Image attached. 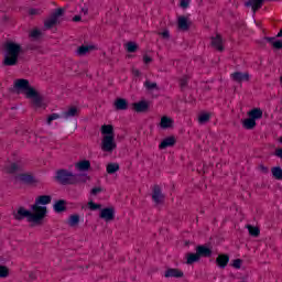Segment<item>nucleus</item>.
Segmentation results:
<instances>
[{
	"instance_id": "5701e85b",
	"label": "nucleus",
	"mask_w": 282,
	"mask_h": 282,
	"mask_svg": "<svg viewBox=\"0 0 282 282\" xmlns=\"http://www.w3.org/2000/svg\"><path fill=\"white\" fill-rule=\"evenodd\" d=\"M243 129L252 130L257 127V121L252 119V117H249L248 119H245L242 121Z\"/></svg>"
},
{
	"instance_id": "5fc2aeb1",
	"label": "nucleus",
	"mask_w": 282,
	"mask_h": 282,
	"mask_svg": "<svg viewBox=\"0 0 282 282\" xmlns=\"http://www.w3.org/2000/svg\"><path fill=\"white\" fill-rule=\"evenodd\" d=\"M134 76H140V72L138 69L133 70Z\"/></svg>"
},
{
	"instance_id": "f257e3e1",
	"label": "nucleus",
	"mask_w": 282,
	"mask_h": 282,
	"mask_svg": "<svg viewBox=\"0 0 282 282\" xmlns=\"http://www.w3.org/2000/svg\"><path fill=\"white\" fill-rule=\"evenodd\" d=\"M54 180L62 186H74L76 184H85L89 176L87 174H74L65 169H61L56 171Z\"/></svg>"
},
{
	"instance_id": "f704fd0d",
	"label": "nucleus",
	"mask_w": 282,
	"mask_h": 282,
	"mask_svg": "<svg viewBox=\"0 0 282 282\" xmlns=\"http://www.w3.org/2000/svg\"><path fill=\"white\" fill-rule=\"evenodd\" d=\"M210 121V113L203 112L198 116V122L199 124H206V122Z\"/></svg>"
},
{
	"instance_id": "393cba45",
	"label": "nucleus",
	"mask_w": 282,
	"mask_h": 282,
	"mask_svg": "<svg viewBox=\"0 0 282 282\" xmlns=\"http://www.w3.org/2000/svg\"><path fill=\"white\" fill-rule=\"evenodd\" d=\"M106 171H107L108 175H113V173H118V171H120V164L108 163L106 166Z\"/></svg>"
},
{
	"instance_id": "4468645a",
	"label": "nucleus",
	"mask_w": 282,
	"mask_h": 282,
	"mask_svg": "<svg viewBox=\"0 0 282 282\" xmlns=\"http://www.w3.org/2000/svg\"><path fill=\"white\" fill-rule=\"evenodd\" d=\"M177 26L178 30H181L182 32H188V30H191V23L188 22V19L184 15L178 17Z\"/></svg>"
},
{
	"instance_id": "4c0bfd02",
	"label": "nucleus",
	"mask_w": 282,
	"mask_h": 282,
	"mask_svg": "<svg viewBox=\"0 0 282 282\" xmlns=\"http://www.w3.org/2000/svg\"><path fill=\"white\" fill-rule=\"evenodd\" d=\"M144 87L145 89H148V91H153V89H160V87H158V83H153L151 80H145L144 82Z\"/></svg>"
},
{
	"instance_id": "7ed1b4c3",
	"label": "nucleus",
	"mask_w": 282,
	"mask_h": 282,
	"mask_svg": "<svg viewBox=\"0 0 282 282\" xmlns=\"http://www.w3.org/2000/svg\"><path fill=\"white\" fill-rule=\"evenodd\" d=\"M21 50V44L7 42L4 44V59L2 61V65L4 67H14V65H19Z\"/></svg>"
},
{
	"instance_id": "6e6d98bb",
	"label": "nucleus",
	"mask_w": 282,
	"mask_h": 282,
	"mask_svg": "<svg viewBox=\"0 0 282 282\" xmlns=\"http://www.w3.org/2000/svg\"><path fill=\"white\" fill-rule=\"evenodd\" d=\"M29 50H34V47H29Z\"/></svg>"
},
{
	"instance_id": "f8f14e48",
	"label": "nucleus",
	"mask_w": 282,
	"mask_h": 282,
	"mask_svg": "<svg viewBox=\"0 0 282 282\" xmlns=\"http://www.w3.org/2000/svg\"><path fill=\"white\" fill-rule=\"evenodd\" d=\"M132 107L137 113H147V111H149V101L141 100L139 102L132 104Z\"/></svg>"
},
{
	"instance_id": "20e7f679",
	"label": "nucleus",
	"mask_w": 282,
	"mask_h": 282,
	"mask_svg": "<svg viewBox=\"0 0 282 282\" xmlns=\"http://www.w3.org/2000/svg\"><path fill=\"white\" fill-rule=\"evenodd\" d=\"M47 204H52V196L41 195L35 199V203L31 206V210L36 213L42 220L47 217Z\"/></svg>"
},
{
	"instance_id": "cd10ccee",
	"label": "nucleus",
	"mask_w": 282,
	"mask_h": 282,
	"mask_svg": "<svg viewBox=\"0 0 282 282\" xmlns=\"http://www.w3.org/2000/svg\"><path fill=\"white\" fill-rule=\"evenodd\" d=\"M78 224H80V216L78 214H74L68 217V226H70V228H75Z\"/></svg>"
},
{
	"instance_id": "b1692460",
	"label": "nucleus",
	"mask_w": 282,
	"mask_h": 282,
	"mask_svg": "<svg viewBox=\"0 0 282 282\" xmlns=\"http://www.w3.org/2000/svg\"><path fill=\"white\" fill-rule=\"evenodd\" d=\"M160 126H161V129H171L173 128V119L164 116L161 118Z\"/></svg>"
},
{
	"instance_id": "49530a36",
	"label": "nucleus",
	"mask_w": 282,
	"mask_h": 282,
	"mask_svg": "<svg viewBox=\"0 0 282 282\" xmlns=\"http://www.w3.org/2000/svg\"><path fill=\"white\" fill-rule=\"evenodd\" d=\"M180 6L183 8V10H186V8L191 6V0H181Z\"/></svg>"
},
{
	"instance_id": "39448f33",
	"label": "nucleus",
	"mask_w": 282,
	"mask_h": 282,
	"mask_svg": "<svg viewBox=\"0 0 282 282\" xmlns=\"http://www.w3.org/2000/svg\"><path fill=\"white\" fill-rule=\"evenodd\" d=\"M14 219L17 221H23V219H28L30 224H35L36 226H41L43 218L36 212H30L25 209V207H20L17 214H13Z\"/></svg>"
},
{
	"instance_id": "e433bc0d",
	"label": "nucleus",
	"mask_w": 282,
	"mask_h": 282,
	"mask_svg": "<svg viewBox=\"0 0 282 282\" xmlns=\"http://www.w3.org/2000/svg\"><path fill=\"white\" fill-rule=\"evenodd\" d=\"M247 228H248L249 235H251V237H259V235H261V230H259V227H253L251 225H247Z\"/></svg>"
},
{
	"instance_id": "09e8293b",
	"label": "nucleus",
	"mask_w": 282,
	"mask_h": 282,
	"mask_svg": "<svg viewBox=\"0 0 282 282\" xmlns=\"http://www.w3.org/2000/svg\"><path fill=\"white\" fill-rule=\"evenodd\" d=\"M98 193H102V187H94L91 189V195H97Z\"/></svg>"
},
{
	"instance_id": "423d86ee",
	"label": "nucleus",
	"mask_w": 282,
	"mask_h": 282,
	"mask_svg": "<svg viewBox=\"0 0 282 282\" xmlns=\"http://www.w3.org/2000/svg\"><path fill=\"white\" fill-rule=\"evenodd\" d=\"M118 144L116 143V137L113 135H104L101 140V151L105 153H113Z\"/></svg>"
},
{
	"instance_id": "4be33fe9",
	"label": "nucleus",
	"mask_w": 282,
	"mask_h": 282,
	"mask_svg": "<svg viewBox=\"0 0 282 282\" xmlns=\"http://www.w3.org/2000/svg\"><path fill=\"white\" fill-rule=\"evenodd\" d=\"M249 118L253 120H261L263 118V110L260 108H253L251 111L248 112Z\"/></svg>"
},
{
	"instance_id": "c9c22d12",
	"label": "nucleus",
	"mask_w": 282,
	"mask_h": 282,
	"mask_svg": "<svg viewBox=\"0 0 282 282\" xmlns=\"http://www.w3.org/2000/svg\"><path fill=\"white\" fill-rule=\"evenodd\" d=\"M29 36L33 41H39V39H41V36H43V33L41 32V30L34 29L33 31L30 32Z\"/></svg>"
},
{
	"instance_id": "de8ad7c7",
	"label": "nucleus",
	"mask_w": 282,
	"mask_h": 282,
	"mask_svg": "<svg viewBox=\"0 0 282 282\" xmlns=\"http://www.w3.org/2000/svg\"><path fill=\"white\" fill-rule=\"evenodd\" d=\"M143 63L145 65H149V63H153V58H151L149 55L143 56Z\"/></svg>"
},
{
	"instance_id": "c85d7f7f",
	"label": "nucleus",
	"mask_w": 282,
	"mask_h": 282,
	"mask_svg": "<svg viewBox=\"0 0 282 282\" xmlns=\"http://www.w3.org/2000/svg\"><path fill=\"white\" fill-rule=\"evenodd\" d=\"M18 178L20 182H22V184H34V176L30 174H20Z\"/></svg>"
},
{
	"instance_id": "a878e982",
	"label": "nucleus",
	"mask_w": 282,
	"mask_h": 282,
	"mask_svg": "<svg viewBox=\"0 0 282 282\" xmlns=\"http://www.w3.org/2000/svg\"><path fill=\"white\" fill-rule=\"evenodd\" d=\"M67 202L59 199L54 204V210L55 213H64V210H67V207L65 206Z\"/></svg>"
},
{
	"instance_id": "a19ab883",
	"label": "nucleus",
	"mask_w": 282,
	"mask_h": 282,
	"mask_svg": "<svg viewBox=\"0 0 282 282\" xmlns=\"http://www.w3.org/2000/svg\"><path fill=\"white\" fill-rule=\"evenodd\" d=\"M29 14L31 17H40V14H43V10H41V9H30Z\"/></svg>"
},
{
	"instance_id": "473e14b6",
	"label": "nucleus",
	"mask_w": 282,
	"mask_h": 282,
	"mask_svg": "<svg viewBox=\"0 0 282 282\" xmlns=\"http://www.w3.org/2000/svg\"><path fill=\"white\" fill-rule=\"evenodd\" d=\"M271 173H272V177H274V180H278L279 182L282 181V169H281V166H273L271 169Z\"/></svg>"
},
{
	"instance_id": "0eeeda50",
	"label": "nucleus",
	"mask_w": 282,
	"mask_h": 282,
	"mask_svg": "<svg viewBox=\"0 0 282 282\" xmlns=\"http://www.w3.org/2000/svg\"><path fill=\"white\" fill-rule=\"evenodd\" d=\"M63 14H65V9L63 8L56 9L51 14V17L44 22V28H46V30H52V28L55 26L56 23H58V18L63 17Z\"/></svg>"
},
{
	"instance_id": "412c9836",
	"label": "nucleus",
	"mask_w": 282,
	"mask_h": 282,
	"mask_svg": "<svg viewBox=\"0 0 282 282\" xmlns=\"http://www.w3.org/2000/svg\"><path fill=\"white\" fill-rule=\"evenodd\" d=\"M175 137L165 138L159 145V149H169V147H175Z\"/></svg>"
},
{
	"instance_id": "8fccbe9b",
	"label": "nucleus",
	"mask_w": 282,
	"mask_h": 282,
	"mask_svg": "<svg viewBox=\"0 0 282 282\" xmlns=\"http://www.w3.org/2000/svg\"><path fill=\"white\" fill-rule=\"evenodd\" d=\"M259 169H260V171L263 172V173H270V169H268V166H265V165H263V164L259 165Z\"/></svg>"
},
{
	"instance_id": "6e6552de",
	"label": "nucleus",
	"mask_w": 282,
	"mask_h": 282,
	"mask_svg": "<svg viewBox=\"0 0 282 282\" xmlns=\"http://www.w3.org/2000/svg\"><path fill=\"white\" fill-rule=\"evenodd\" d=\"M100 219H105V221H113L116 219V210L113 207L104 208L99 215Z\"/></svg>"
},
{
	"instance_id": "dca6fc26",
	"label": "nucleus",
	"mask_w": 282,
	"mask_h": 282,
	"mask_svg": "<svg viewBox=\"0 0 282 282\" xmlns=\"http://www.w3.org/2000/svg\"><path fill=\"white\" fill-rule=\"evenodd\" d=\"M229 261H230V256L226 253L219 254L216 258V263L218 268H221L223 270L226 268V265H228Z\"/></svg>"
},
{
	"instance_id": "2eb2a0df",
	"label": "nucleus",
	"mask_w": 282,
	"mask_h": 282,
	"mask_svg": "<svg viewBox=\"0 0 282 282\" xmlns=\"http://www.w3.org/2000/svg\"><path fill=\"white\" fill-rule=\"evenodd\" d=\"M94 50H97L95 45H82L76 50L77 56H87L89 52H94Z\"/></svg>"
},
{
	"instance_id": "7c9ffc66",
	"label": "nucleus",
	"mask_w": 282,
	"mask_h": 282,
	"mask_svg": "<svg viewBox=\"0 0 282 282\" xmlns=\"http://www.w3.org/2000/svg\"><path fill=\"white\" fill-rule=\"evenodd\" d=\"M19 171H23V166H21V163H11V165L7 169V172L9 174L19 173Z\"/></svg>"
},
{
	"instance_id": "4d7b16f0",
	"label": "nucleus",
	"mask_w": 282,
	"mask_h": 282,
	"mask_svg": "<svg viewBox=\"0 0 282 282\" xmlns=\"http://www.w3.org/2000/svg\"><path fill=\"white\" fill-rule=\"evenodd\" d=\"M280 142L282 143V137L280 138Z\"/></svg>"
},
{
	"instance_id": "aec40b11",
	"label": "nucleus",
	"mask_w": 282,
	"mask_h": 282,
	"mask_svg": "<svg viewBox=\"0 0 282 282\" xmlns=\"http://www.w3.org/2000/svg\"><path fill=\"white\" fill-rule=\"evenodd\" d=\"M245 6L246 8H252V11L257 12L263 6V0H249L245 2Z\"/></svg>"
},
{
	"instance_id": "58836bf2",
	"label": "nucleus",
	"mask_w": 282,
	"mask_h": 282,
	"mask_svg": "<svg viewBox=\"0 0 282 282\" xmlns=\"http://www.w3.org/2000/svg\"><path fill=\"white\" fill-rule=\"evenodd\" d=\"M10 276V269L6 265H0V279H8Z\"/></svg>"
},
{
	"instance_id": "3c124183",
	"label": "nucleus",
	"mask_w": 282,
	"mask_h": 282,
	"mask_svg": "<svg viewBox=\"0 0 282 282\" xmlns=\"http://www.w3.org/2000/svg\"><path fill=\"white\" fill-rule=\"evenodd\" d=\"M159 34H161V36H163L164 39H171V34L169 33V31H163Z\"/></svg>"
},
{
	"instance_id": "bb28decb",
	"label": "nucleus",
	"mask_w": 282,
	"mask_h": 282,
	"mask_svg": "<svg viewBox=\"0 0 282 282\" xmlns=\"http://www.w3.org/2000/svg\"><path fill=\"white\" fill-rule=\"evenodd\" d=\"M101 134L116 137V133L113 132V126L112 124L101 126Z\"/></svg>"
},
{
	"instance_id": "37998d69",
	"label": "nucleus",
	"mask_w": 282,
	"mask_h": 282,
	"mask_svg": "<svg viewBox=\"0 0 282 282\" xmlns=\"http://www.w3.org/2000/svg\"><path fill=\"white\" fill-rule=\"evenodd\" d=\"M241 263H243V260L241 259H235L232 261V268H235L236 270H241Z\"/></svg>"
},
{
	"instance_id": "603ef678",
	"label": "nucleus",
	"mask_w": 282,
	"mask_h": 282,
	"mask_svg": "<svg viewBox=\"0 0 282 282\" xmlns=\"http://www.w3.org/2000/svg\"><path fill=\"white\" fill-rule=\"evenodd\" d=\"M80 20H82L80 15H75V17L73 18V21H74L75 23H78V21H80Z\"/></svg>"
},
{
	"instance_id": "9b49d317",
	"label": "nucleus",
	"mask_w": 282,
	"mask_h": 282,
	"mask_svg": "<svg viewBox=\"0 0 282 282\" xmlns=\"http://www.w3.org/2000/svg\"><path fill=\"white\" fill-rule=\"evenodd\" d=\"M196 253L198 254V258L202 259H208L209 257H213V250L204 245L196 247Z\"/></svg>"
},
{
	"instance_id": "ddd939ff",
	"label": "nucleus",
	"mask_w": 282,
	"mask_h": 282,
	"mask_svg": "<svg viewBox=\"0 0 282 282\" xmlns=\"http://www.w3.org/2000/svg\"><path fill=\"white\" fill-rule=\"evenodd\" d=\"M231 78L235 83H243V82L248 83V80H250V74L235 72L231 74Z\"/></svg>"
},
{
	"instance_id": "9d476101",
	"label": "nucleus",
	"mask_w": 282,
	"mask_h": 282,
	"mask_svg": "<svg viewBox=\"0 0 282 282\" xmlns=\"http://www.w3.org/2000/svg\"><path fill=\"white\" fill-rule=\"evenodd\" d=\"M152 199L156 204H164V194H162V188L160 187V185H154Z\"/></svg>"
},
{
	"instance_id": "c756f323",
	"label": "nucleus",
	"mask_w": 282,
	"mask_h": 282,
	"mask_svg": "<svg viewBox=\"0 0 282 282\" xmlns=\"http://www.w3.org/2000/svg\"><path fill=\"white\" fill-rule=\"evenodd\" d=\"M268 43H271V45L274 47V50H282V41L276 40V37H264Z\"/></svg>"
},
{
	"instance_id": "864d4df0",
	"label": "nucleus",
	"mask_w": 282,
	"mask_h": 282,
	"mask_svg": "<svg viewBox=\"0 0 282 282\" xmlns=\"http://www.w3.org/2000/svg\"><path fill=\"white\" fill-rule=\"evenodd\" d=\"M82 12H83L84 14H88L89 9H88V8H82Z\"/></svg>"
},
{
	"instance_id": "79ce46f5",
	"label": "nucleus",
	"mask_w": 282,
	"mask_h": 282,
	"mask_svg": "<svg viewBox=\"0 0 282 282\" xmlns=\"http://www.w3.org/2000/svg\"><path fill=\"white\" fill-rule=\"evenodd\" d=\"M88 208L90 210H98L101 208V205L94 203V200H90V202H88Z\"/></svg>"
},
{
	"instance_id": "ea45409f",
	"label": "nucleus",
	"mask_w": 282,
	"mask_h": 282,
	"mask_svg": "<svg viewBox=\"0 0 282 282\" xmlns=\"http://www.w3.org/2000/svg\"><path fill=\"white\" fill-rule=\"evenodd\" d=\"M127 52H130V53L138 52V44L135 42H128Z\"/></svg>"
},
{
	"instance_id": "a18cd8bd",
	"label": "nucleus",
	"mask_w": 282,
	"mask_h": 282,
	"mask_svg": "<svg viewBox=\"0 0 282 282\" xmlns=\"http://www.w3.org/2000/svg\"><path fill=\"white\" fill-rule=\"evenodd\" d=\"M186 85H188V77H183L180 79V87L181 89H184V87H186Z\"/></svg>"
},
{
	"instance_id": "2f4dec72",
	"label": "nucleus",
	"mask_w": 282,
	"mask_h": 282,
	"mask_svg": "<svg viewBox=\"0 0 282 282\" xmlns=\"http://www.w3.org/2000/svg\"><path fill=\"white\" fill-rule=\"evenodd\" d=\"M186 258H187V265H193V263H197V261H199V256L197 253V251L195 253H187L186 254Z\"/></svg>"
},
{
	"instance_id": "1a4fd4ad",
	"label": "nucleus",
	"mask_w": 282,
	"mask_h": 282,
	"mask_svg": "<svg viewBox=\"0 0 282 282\" xmlns=\"http://www.w3.org/2000/svg\"><path fill=\"white\" fill-rule=\"evenodd\" d=\"M165 279H182L184 278V271L180 269L169 268L164 273Z\"/></svg>"
},
{
	"instance_id": "6ab92c4d",
	"label": "nucleus",
	"mask_w": 282,
	"mask_h": 282,
	"mask_svg": "<svg viewBox=\"0 0 282 282\" xmlns=\"http://www.w3.org/2000/svg\"><path fill=\"white\" fill-rule=\"evenodd\" d=\"M76 116H78V108L76 106L68 108V110L62 113V118L65 120H69V118H76Z\"/></svg>"
},
{
	"instance_id": "a211bd4d",
	"label": "nucleus",
	"mask_w": 282,
	"mask_h": 282,
	"mask_svg": "<svg viewBox=\"0 0 282 282\" xmlns=\"http://www.w3.org/2000/svg\"><path fill=\"white\" fill-rule=\"evenodd\" d=\"M115 107L117 111H127L129 109V101L124 98H118L115 101Z\"/></svg>"
},
{
	"instance_id": "72a5a7b5",
	"label": "nucleus",
	"mask_w": 282,
	"mask_h": 282,
	"mask_svg": "<svg viewBox=\"0 0 282 282\" xmlns=\"http://www.w3.org/2000/svg\"><path fill=\"white\" fill-rule=\"evenodd\" d=\"M76 167L79 170V171H89V169H91V162L87 161V160H84V161H80L76 164Z\"/></svg>"
},
{
	"instance_id": "f3484780",
	"label": "nucleus",
	"mask_w": 282,
	"mask_h": 282,
	"mask_svg": "<svg viewBox=\"0 0 282 282\" xmlns=\"http://www.w3.org/2000/svg\"><path fill=\"white\" fill-rule=\"evenodd\" d=\"M212 46L218 52L224 51V40L221 39V35L217 34L215 37H212Z\"/></svg>"
},
{
	"instance_id": "c03bdc74",
	"label": "nucleus",
	"mask_w": 282,
	"mask_h": 282,
	"mask_svg": "<svg viewBox=\"0 0 282 282\" xmlns=\"http://www.w3.org/2000/svg\"><path fill=\"white\" fill-rule=\"evenodd\" d=\"M61 118V115L58 113H52L47 117V124H52L53 120H58Z\"/></svg>"
},
{
	"instance_id": "f03ea898",
	"label": "nucleus",
	"mask_w": 282,
	"mask_h": 282,
	"mask_svg": "<svg viewBox=\"0 0 282 282\" xmlns=\"http://www.w3.org/2000/svg\"><path fill=\"white\" fill-rule=\"evenodd\" d=\"M13 88L15 89L17 94L20 91H25L26 98L33 100V105L35 107H43V97L36 91V89L30 86V80L28 79H15L13 84Z\"/></svg>"
}]
</instances>
